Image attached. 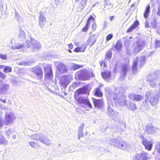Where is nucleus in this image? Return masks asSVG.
Here are the masks:
<instances>
[{
  "label": "nucleus",
  "instance_id": "1",
  "mask_svg": "<svg viewBox=\"0 0 160 160\" xmlns=\"http://www.w3.org/2000/svg\"><path fill=\"white\" fill-rule=\"evenodd\" d=\"M115 93L113 94L112 98L114 99L115 103H118L119 105L124 106L127 105L126 97L123 93V88H119L118 91V88L115 87ZM112 98V97L111 98Z\"/></svg>",
  "mask_w": 160,
  "mask_h": 160
},
{
  "label": "nucleus",
  "instance_id": "2",
  "mask_svg": "<svg viewBox=\"0 0 160 160\" xmlns=\"http://www.w3.org/2000/svg\"><path fill=\"white\" fill-rule=\"evenodd\" d=\"M160 95L158 93L157 90H149L147 92L145 95L146 101H148L151 106H155L159 102Z\"/></svg>",
  "mask_w": 160,
  "mask_h": 160
},
{
  "label": "nucleus",
  "instance_id": "3",
  "mask_svg": "<svg viewBox=\"0 0 160 160\" xmlns=\"http://www.w3.org/2000/svg\"><path fill=\"white\" fill-rule=\"evenodd\" d=\"M109 143L111 145L122 150H125L128 147V145L126 142L118 138L110 139Z\"/></svg>",
  "mask_w": 160,
  "mask_h": 160
},
{
  "label": "nucleus",
  "instance_id": "4",
  "mask_svg": "<svg viewBox=\"0 0 160 160\" xmlns=\"http://www.w3.org/2000/svg\"><path fill=\"white\" fill-rule=\"evenodd\" d=\"M88 92V88L87 87L79 89L74 92V97L78 103L83 104L86 101L87 98L83 97H80L78 98V97L80 94L87 93Z\"/></svg>",
  "mask_w": 160,
  "mask_h": 160
},
{
  "label": "nucleus",
  "instance_id": "5",
  "mask_svg": "<svg viewBox=\"0 0 160 160\" xmlns=\"http://www.w3.org/2000/svg\"><path fill=\"white\" fill-rule=\"evenodd\" d=\"M27 48H31L32 51L36 52L41 48V44L38 41L32 38L30 36L29 39L26 41Z\"/></svg>",
  "mask_w": 160,
  "mask_h": 160
},
{
  "label": "nucleus",
  "instance_id": "6",
  "mask_svg": "<svg viewBox=\"0 0 160 160\" xmlns=\"http://www.w3.org/2000/svg\"><path fill=\"white\" fill-rule=\"evenodd\" d=\"M32 72L34 78L40 81L42 80L43 72L41 67L37 66L32 68Z\"/></svg>",
  "mask_w": 160,
  "mask_h": 160
},
{
  "label": "nucleus",
  "instance_id": "7",
  "mask_svg": "<svg viewBox=\"0 0 160 160\" xmlns=\"http://www.w3.org/2000/svg\"><path fill=\"white\" fill-rule=\"evenodd\" d=\"M158 78V76L155 73H151L148 75L147 78V81L148 82L149 86L153 88L156 87L157 80Z\"/></svg>",
  "mask_w": 160,
  "mask_h": 160
},
{
  "label": "nucleus",
  "instance_id": "8",
  "mask_svg": "<svg viewBox=\"0 0 160 160\" xmlns=\"http://www.w3.org/2000/svg\"><path fill=\"white\" fill-rule=\"evenodd\" d=\"M16 117L13 112L7 111L4 118V122L5 125H8L11 124L14 121Z\"/></svg>",
  "mask_w": 160,
  "mask_h": 160
},
{
  "label": "nucleus",
  "instance_id": "9",
  "mask_svg": "<svg viewBox=\"0 0 160 160\" xmlns=\"http://www.w3.org/2000/svg\"><path fill=\"white\" fill-rule=\"evenodd\" d=\"M43 68L45 73V79H48L51 82H52L53 76L51 66L49 65L44 66Z\"/></svg>",
  "mask_w": 160,
  "mask_h": 160
},
{
  "label": "nucleus",
  "instance_id": "10",
  "mask_svg": "<svg viewBox=\"0 0 160 160\" xmlns=\"http://www.w3.org/2000/svg\"><path fill=\"white\" fill-rule=\"evenodd\" d=\"M145 130L146 132L148 134H154L158 131V129L153 127L151 124H148L145 127Z\"/></svg>",
  "mask_w": 160,
  "mask_h": 160
},
{
  "label": "nucleus",
  "instance_id": "11",
  "mask_svg": "<svg viewBox=\"0 0 160 160\" xmlns=\"http://www.w3.org/2000/svg\"><path fill=\"white\" fill-rule=\"evenodd\" d=\"M146 44L145 41H139L136 42L133 44L134 49H135V52H139L142 49Z\"/></svg>",
  "mask_w": 160,
  "mask_h": 160
},
{
  "label": "nucleus",
  "instance_id": "12",
  "mask_svg": "<svg viewBox=\"0 0 160 160\" xmlns=\"http://www.w3.org/2000/svg\"><path fill=\"white\" fill-rule=\"evenodd\" d=\"M75 76L78 77L79 78L85 80H88L90 78L88 73L84 70H81L77 72Z\"/></svg>",
  "mask_w": 160,
  "mask_h": 160
},
{
  "label": "nucleus",
  "instance_id": "13",
  "mask_svg": "<svg viewBox=\"0 0 160 160\" xmlns=\"http://www.w3.org/2000/svg\"><path fill=\"white\" fill-rule=\"evenodd\" d=\"M148 155V153L146 152L137 154L133 157L132 160H147Z\"/></svg>",
  "mask_w": 160,
  "mask_h": 160
},
{
  "label": "nucleus",
  "instance_id": "14",
  "mask_svg": "<svg viewBox=\"0 0 160 160\" xmlns=\"http://www.w3.org/2000/svg\"><path fill=\"white\" fill-rule=\"evenodd\" d=\"M142 142L146 149L149 151H150L152 149L153 143L152 140L148 141L143 137Z\"/></svg>",
  "mask_w": 160,
  "mask_h": 160
},
{
  "label": "nucleus",
  "instance_id": "15",
  "mask_svg": "<svg viewBox=\"0 0 160 160\" xmlns=\"http://www.w3.org/2000/svg\"><path fill=\"white\" fill-rule=\"evenodd\" d=\"M129 65L127 64H122L121 66V71L120 75L121 78L123 79L126 77Z\"/></svg>",
  "mask_w": 160,
  "mask_h": 160
},
{
  "label": "nucleus",
  "instance_id": "16",
  "mask_svg": "<svg viewBox=\"0 0 160 160\" xmlns=\"http://www.w3.org/2000/svg\"><path fill=\"white\" fill-rule=\"evenodd\" d=\"M111 106H113L111 103V105H109V103L108 104L107 114L112 119H115V118H116V115L118 114V113L117 112L114 111L112 109Z\"/></svg>",
  "mask_w": 160,
  "mask_h": 160
},
{
  "label": "nucleus",
  "instance_id": "17",
  "mask_svg": "<svg viewBox=\"0 0 160 160\" xmlns=\"http://www.w3.org/2000/svg\"><path fill=\"white\" fill-rule=\"evenodd\" d=\"M128 98L131 100L139 101L141 100L143 96L139 94L134 93H130L128 95Z\"/></svg>",
  "mask_w": 160,
  "mask_h": 160
},
{
  "label": "nucleus",
  "instance_id": "18",
  "mask_svg": "<svg viewBox=\"0 0 160 160\" xmlns=\"http://www.w3.org/2000/svg\"><path fill=\"white\" fill-rule=\"evenodd\" d=\"M9 88V85L7 83L1 84L0 86V94L5 95L7 91Z\"/></svg>",
  "mask_w": 160,
  "mask_h": 160
},
{
  "label": "nucleus",
  "instance_id": "19",
  "mask_svg": "<svg viewBox=\"0 0 160 160\" xmlns=\"http://www.w3.org/2000/svg\"><path fill=\"white\" fill-rule=\"evenodd\" d=\"M93 102L95 107L96 108H102L103 105V102L102 99H94Z\"/></svg>",
  "mask_w": 160,
  "mask_h": 160
},
{
  "label": "nucleus",
  "instance_id": "20",
  "mask_svg": "<svg viewBox=\"0 0 160 160\" xmlns=\"http://www.w3.org/2000/svg\"><path fill=\"white\" fill-rule=\"evenodd\" d=\"M57 70L60 73H64L67 72L66 65L63 63H61L57 66Z\"/></svg>",
  "mask_w": 160,
  "mask_h": 160
},
{
  "label": "nucleus",
  "instance_id": "21",
  "mask_svg": "<svg viewBox=\"0 0 160 160\" xmlns=\"http://www.w3.org/2000/svg\"><path fill=\"white\" fill-rule=\"evenodd\" d=\"M69 83L67 78L65 76L62 77L60 81V84L62 87L65 88Z\"/></svg>",
  "mask_w": 160,
  "mask_h": 160
},
{
  "label": "nucleus",
  "instance_id": "22",
  "mask_svg": "<svg viewBox=\"0 0 160 160\" xmlns=\"http://www.w3.org/2000/svg\"><path fill=\"white\" fill-rule=\"evenodd\" d=\"M40 141L42 143L47 146H49L51 144V141L46 136L42 135L40 139Z\"/></svg>",
  "mask_w": 160,
  "mask_h": 160
},
{
  "label": "nucleus",
  "instance_id": "23",
  "mask_svg": "<svg viewBox=\"0 0 160 160\" xmlns=\"http://www.w3.org/2000/svg\"><path fill=\"white\" fill-rule=\"evenodd\" d=\"M96 35L93 34L88 39L87 41L88 44H89L91 47H92L93 44L96 42Z\"/></svg>",
  "mask_w": 160,
  "mask_h": 160
},
{
  "label": "nucleus",
  "instance_id": "24",
  "mask_svg": "<svg viewBox=\"0 0 160 160\" xmlns=\"http://www.w3.org/2000/svg\"><path fill=\"white\" fill-rule=\"evenodd\" d=\"M111 72L110 71H105L102 73V78L107 81L110 78L111 76Z\"/></svg>",
  "mask_w": 160,
  "mask_h": 160
},
{
  "label": "nucleus",
  "instance_id": "25",
  "mask_svg": "<svg viewBox=\"0 0 160 160\" xmlns=\"http://www.w3.org/2000/svg\"><path fill=\"white\" fill-rule=\"evenodd\" d=\"M138 57L134 59L132 65V70L133 73H135L137 72V65L138 63Z\"/></svg>",
  "mask_w": 160,
  "mask_h": 160
},
{
  "label": "nucleus",
  "instance_id": "26",
  "mask_svg": "<svg viewBox=\"0 0 160 160\" xmlns=\"http://www.w3.org/2000/svg\"><path fill=\"white\" fill-rule=\"evenodd\" d=\"M39 24L41 28L43 27L46 23V20L44 16L40 14L39 18Z\"/></svg>",
  "mask_w": 160,
  "mask_h": 160
},
{
  "label": "nucleus",
  "instance_id": "27",
  "mask_svg": "<svg viewBox=\"0 0 160 160\" xmlns=\"http://www.w3.org/2000/svg\"><path fill=\"white\" fill-rule=\"evenodd\" d=\"M12 48L14 49H22L25 48V45L24 44H21L18 42H16L14 43V45L12 46Z\"/></svg>",
  "mask_w": 160,
  "mask_h": 160
},
{
  "label": "nucleus",
  "instance_id": "28",
  "mask_svg": "<svg viewBox=\"0 0 160 160\" xmlns=\"http://www.w3.org/2000/svg\"><path fill=\"white\" fill-rule=\"evenodd\" d=\"M139 24V22L138 21H135L133 23L131 26V27L127 30V32H129L132 31L134 28H136Z\"/></svg>",
  "mask_w": 160,
  "mask_h": 160
},
{
  "label": "nucleus",
  "instance_id": "29",
  "mask_svg": "<svg viewBox=\"0 0 160 160\" xmlns=\"http://www.w3.org/2000/svg\"><path fill=\"white\" fill-rule=\"evenodd\" d=\"M76 2H78L79 0H75ZM80 3L78 5V7L81 10H82L84 8L85 5L87 3V1L88 0H81Z\"/></svg>",
  "mask_w": 160,
  "mask_h": 160
},
{
  "label": "nucleus",
  "instance_id": "30",
  "mask_svg": "<svg viewBox=\"0 0 160 160\" xmlns=\"http://www.w3.org/2000/svg\"><path fill=\"white\" fill-rule=\"evenodd\" d=\"M94 95L98 97H101L102 96V93L101 92L99 88H96L94 90Z\"/></svg>",
  "mask_w": 160,
  "mask_h": 160
},
{
  "label": "nucleus",
  "instance_id": "31",
  "mask_svg": "<svg viewBox=\"0 0 160 160\" xmlns=\"http://www.w3.org/2000/svg\"><path fill=\"white\" fill-rule=\"evenodd\" d=\"M19 38L22 40H24L26 38V35L25 32L22 30H19Z\"/></svg>",
  "mask_w": 160,
  "mask_h": 160
},
{
  "label": "nucleus",
  "instance_id": "32",
  "mask_svg": "<svg viewBox=\"0 0 160 160\" xmlns=\"http://www.w3.org/2000/svg\"><path fill=\"white\" fill-rule=\"evenodd\" d=\"M146 62V58L144 56H141L139 60V67H142Z\"/></svg>",
  "mask_w": 160,
  "mask_h": 160
},
{
  "label": "nucleus",
  "instance_id": "33",
  "mask_svg": "<svg viewBox=\"0 0 160 160\" xmlns=\"http://www.w3.org/2000/svg\"><path fill=\"white\" fill-rule=\"evenodd\" d=\"M0 143L4 145H7L8 142L5 139V138L1 135H0Z\"/></svg>",
  "mask_w": 160,
  "mask_h": 160
},
{
  "label": "nucleus",
  "instance_id": "34",
  "mask_svg": "<svg viewBox=\"0 0 160 160\" xmlns=\"http://www.w3.org/2000/svg\"><path fill=\"white\" fill-rule=\"evenodd\" d=\"M122 47V42L120 40H118L117 41L115 45V48L116 49H117V50H120Z\"/></svg>",
  "mask_w": 160,
  "mask_h": 160
},
{
  "label": "nucleus",
  "instance_id": "35",
  "mask_svg": "<svg viewBox=\"0 0 160 160\" xmlns=\"http://www.w3.org/2000/svg\"><path fill=\"white\" fill-rule=\"evenodd\" d=\"M42 134L40 133H37L34 135L31 136L30 138L32 139H36L37 140L40 141V139Z\"/></svg>",
  "mask_w": 160,
  "mask_h": 160
},
{
  "label": "nucleus",
  "instance_id": "36",
  "mask_svg": "<svg viewBox=\"0 0 160 160\" xmlns=\"http://www.w3.org/2000/svg\"><path fill=\"white\" fill-rule=\"evenodd\" d=\"M83 67V65H78L74 63H72V68L73 70H75Z\"/></svg>",
  "mask_w": 160,
  "mask_h": 160
},
{
  "label": "nucleus",
  "instance_id": "37",
  "mask_svg": "<svg viewBox=\"0 0 160 160\" xmlns=\"http://www.w3.org/2000/svg\"><path fill=\"white\" fill-rule=\"evenodd\" d=\"M150 6L149 4H148L147 6L145 12L144 14V16L145 18H147L148 17V14L150 13Z\"/></svg>",
  "mask_w": 160,
  "mask_h": 160
},
{
  "label": "nucleus",
  "instance_id": "38",
  "mask_svg": "<svg viewBox=\"0 0 160 160\" xmlns=\"http://www.w3.org/2000/svg\"><path fill=\"white\" fill-rule=\"evenodd\" d=\"M3 71L6 73L10 72H12V68L10 66H4Z\"/></svg>",
  "mask_w": 160,
  "mask_h": 160
},
{
  "label": "nucleus",
  "instance_id": "39",
  "mask_svg": "<svg viewBox=\"0 0 160 160\" xmlns=\"http://www.w3.org/2000/svg\"><path fill=\"white\" fill-rule=\"evenodd\" d=\"M86 101L83 104L86 106L88 108L92 109V106L89 100H88V99H87Z\"/></svg>",
  "mask_w": 160,
  "mask_h": 160
},
{
  "label": "nucleus",
  "instance_id": "40",
  "mask_svg": "<svg viewBox=\"0 0 160 160\" xmlns=\"http://www.w3.org/2000/svg\"><path fill=\"white\" fill-rule=\"evenodd\" d=\"M130 109L132 111H134L136 109V106L135 104L134 103H132L131 102H130Z\"/></svg>",
  "mask_w": 160,
  "mask_h": 160
},
{
  "label": "nucleus",
  "instance_id": "41",
  "mask_svg": "<svg viewBox=\"0 0 160 160\" xmlns=\"http://www.w3.org/2000/svg\"><path fill=\"white\" fill-rule=\"evenodd\" d=\"M155 149L158 153H160V142H158L156 145Z\"/></svg>",
  "mask_w": 160,
  "mask_h": 160
},
{
  "label": "nucleus",
  "instance_id": "42",
  "mask_svg": "<svg viewBox=\"0 0 160 160\" xmlns=\"http://www.w3.org/2000/svg\"><path fill=\"white\" fill-rule=\"evenodd\" d=\"M105 55L107 59H109L111 58L112 55V52L111 50H109L106 54Z\"/></svg>",
  "mask_w": 160,
  "mask_h": 160
},
{
  "label": "nucleus",
  "instance_id": "43",
  "mask_svg": "<svg viewBox=\"0 0 160 160\" xmlns=\"http://www.w3.org/2000/svg\"><path fill=\"white\" fill-rule=\"evenodd\" d=\"M148 101H146V99L145 98V101L142 102V106L144 107L146 109H148L149 108V105L147 103V102Z\"/></svg>",
  "mask_w": 160,
  "mask_h": 160
},
{
  "label": "nucleus",
  "instance_id": "44",
  "mask_svg": "<svg viewBox=\"0 0 160 160\" xmlns=\"http://www.w3.org/2000/svg\"><path fill=\"white\" fill-rule=\"evenodd\" d=\"M87 45H86V44L85 43H83L81 47H80V48H81V52H84L85 49L86 48Z\"/></svg>",
  "mask_w": 160,
  "mask_h": 160
},
{
  "label": "nucleus",
  "instance_id": "45",
  "mask_svg": "<svg viewBox=\"0 0 160 160\" xmlns=\"http://www.w3.org/2000/svg\"><path fill=\"white\" fill-rule=\"evenodd\" d=\"M78 82H73L72 84L70 86V88H72V89H75L76 88L77 86H78Z\"/></svg>",
  "mask_w": 160,
  "mask_h": 160
},
{
  "label": "nucleus",
  "instance_id": "46",
  "mask_svg": "<svg viewBox=\"0 0 160 160\" xmlns=\"http://www.w3.org/2000/svg\"><path fill=\"white\" fill-rule=\"evenodd\" d=\"M29 145L32 147L34 148H36L38 143L37 142H29Z\"/></svg>",
  "mask_w": 160,
  "mask_h": 160
},
{
  "label": "nucleus",
  "instance_id": "47",
  "mask_svg": "<svg viewBox=\"0 0 160 160\" xmlns=\"http://www.w3.org/2000/svg\"><path fill=\"white\" fill-rule=\"evenodd\" d=\"M0 78L3 79H5L7 78V75L5 74L0 72Z\"/></svg>",
  "mask_w": 160,
  "mask_h": 160
},
{
  "label": "nucleus",
  "instance_id": "48",
  "mask_svg": "<svg viewBox=\"0 0 160 160\" xmlns=\"http://www.w3.org/2000/svg\"><path fill=\"white\" fill-rule=\"evenodd\" d=\"M152 26L153 28H155L156 26V22L155 19H153L151 22Z\"/></svg>",
  "mask_w": 160,
  "mask_h": 160
},
{
  "label": "nucleus",
  "instance_id": "49",
  "mask_svg": "<svg viewBox=\"0 0 160 160\" xmlns=\"http://www.w3.org/2000/svg\"><path fill=\"white\" fill-rule=\"evenodd\" d=\"M0 58L3 60H5L7 59V57L6 55L3 54L1 53H0Z\"/></svg>",
  "mask_w": 160,
  "mask_h": 160
},
{
  "label": "nucleus",
  "instance_id": "50",
  "mask_svg": "<svg viewBox=\"0 0 160 160\" xmlns=\"http://www.w3.org/2000/svg\"><path fill=\"white\" fill-rule=\"evenodd\" d=\"M89 26L87 25H85L84 27L82 29V31L83 32H86L88 30Z\"/></svg>",
  "mask_w": 160,
  "mask_h": 160
},
{
  "label": "nucleus",
  "instance_id": "51",
  "mask_svg": "<svg viewBox=\"0 0 160 160\" xmlns=\"http://www.w3.org/2000/svg\"><path fill=\"white\" fill-rule=\"evenodd\" d=\"M113 37V35L112 34H109L107 35L106 37V40L107 41H109Z\"/></svg>",
  "mask_w": 160,
  "mask_h": 160
},
{
  "label": "nucleus",
  "instance_id": "52",
  "mask_svg": "<svg viewBox=\"0 0 160 160\" xmlns=\"http://www.w3.org/2000/svg\"><path fill=\"white\" fill-rule=\"evenodd\" d=\"M84 135V134L82 132H78V138L80 139L81 137H83Z\"/></svg>",
  "mask_w": 160,
  "mask_h": 160
},
{
  "label": "nucleus",
  "instance_id": "53",
  "mask_svg": "<svg viewBox=\"0 0 160 160\" xmlns=\"http://www.w3.org/2000/svg\"><path fill=\"white\" fill-rule=\"evenodd\" d=\"M12 133V130L11 129H9L7 130L6 131V133L7 135L9 136Z\"/></svg>",
  "mask_w": 160,
  "mask_h": 160
},
{
  "label": "nucleus",
  "instance_id": "54",
  "mask_svg": "<svg viewBox=\"0 0 160 160\" xmlns=\"http://www.w3.org/2000/svg\"><path fill=\"white\" fill-rule=\"evenodd\" d=\"M130 43V41L128 40H125L124 41V44L126 47L128 46Z\"/></svg>",
  "mask_w": 160,
  "mask_h": 160
},
{
  "label": "nucleus",
  "instance_id": "55",
  "mask_svg": "<svg viewBox=\"0 0 160 160\" xmlns=\"http://www.w3.org/2000/svg\"><path fill=\"white\" fill-rule=\"evenodd\" d=\"M84 124L82 123L80 126L79 127L78 132H82L83 128H84Z\"/></svg>",
  "mask_w": 160,
  "mask_h": 160
},
{
  "label": "nucleus",
  "instance_id": "56",
  "mask_svg": "<svg viewBox=\"0 0 160 160\" xmlns=\"http://www.w3.org/2000/svg\"><path fill=\"white\" fill-rule=\"evenodd\" d=\"M92 30L93 31H94L96 30V24L94 23L91 26Z\"/></svg>",
  "mask_w": 160,
  "mask_h": 160
},
{
  "label": "nucleus",
  "instance_id": "57",
  "mask_svg": "<svg viewBox=\"0 0 160 160\" xmlns=\"http://www.w3.org/2000/svg\"><path fill=\"white\" fill-rule=\"evenodd\" d=\"M74 51L76 52H81L80 47H78L75 48Z\"/></svg>",
  "mask_w": 160,
  "mask_h": 160
},
{
  "label": "nucleus",
  "instance_id": "58",
  "mask_svg": "<svg viewBox=\"0 0 160 160\" xmlns=\"http://www.w3.org/2000/svg\"><path fill=\"white\" fill-rule=\"evenodd\" d=\"M156 45L157 47H160V41H156Z\"/></svg>",
  "mask_w": 160,
  "mask_h": 160
},
{
  "label": "nucleus",
  "instance_id": "59",
  "mask_svg": "<svg viewBox=\"0 0 160 160\" xmlns=\"http://www.w3.org/2000/svg\"><path fill=\"white\" fill-rule=\"evenodd\" d=\"M90 21H91V20H94V21H95V18H94L92 16V15H90L89 17V18L88 19Z\"/></svg>",
  "mask_w": 160,
  "mask_h": 160
},
{
  "label": "nucleus",
  "instance_id": "60",
  "mask_svg": "<svg viewBox=\"0 0 160 160\" xmlns=\"http://www.w3.org/2000/svg\"><path fill=\"white\" fill-rule=\"evenodd\" d=\"M68 48L70 49H72L73 47V45L72 44L70 43L68 45Z\"/></svg>",
  "mask_w": 160,
  "mask_h": 160
},
{
  "label": "nucleus",
  "instance_id": "61",
  "mask_svg": "<svg viewBox=\"0 0 160 160\" xmlns=\"http://www.w3.org/2000/svg\"><path fill=\"white\" fill-rule=\"evenodd\" d=\"M55 3L56 5H58L60 2V0H55Z\"/></svg>",
  "mask_w": 160,
  "mask_h": 160
},
{
  "label": "nucleus",
  "instance_id": "62",
  "mask_svg": "<svg viewBox=\"0 0 160 160\" xmlns=\"http://www.w3.org/2000/svg\"><path fill=\"white\" fill-rule=\"evenodd\" d=\"M111 5V3L108 1H105V3L104 4L105 6L106 7V5Z\"/></svg>",
  "mask_w": 160,
  "mask_h": 160
},
{
  "label": "nucleus",
  "instance_id": "63",
  "mask_svg": "<svg viewBox=\"0 0 160 160\" xmlns=\"http://www.w3.org/2000/svg\"><path fill=\"white\" fill-rule=\"evenodd\" d=\"M158 85L159 88V89L158 91H157V92H158V93L160 94V82L158 83Z\"/></svg>",
  "mask_w": 160,
  "mask_h": 160
},
{
  "label": "nucleus",
  "instance_id": "64",
  "mask_svg": "<svg viewBox=\"0 0 160 160\" xmlns=\"http://www.w3.org/2000/svg\"><path fill=\"white\" fill-rule=\"evenodd\" d=\"M157 14L160 16V7L158 8V11L157 12Z\"/></svg>",
  "mask_w": 160,
  "mask_h": 160
}]
</instances>
